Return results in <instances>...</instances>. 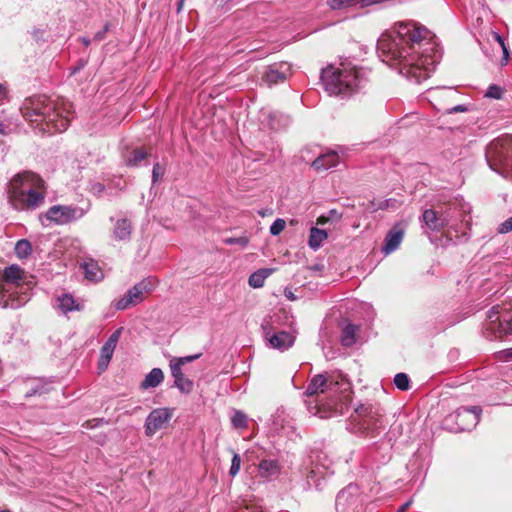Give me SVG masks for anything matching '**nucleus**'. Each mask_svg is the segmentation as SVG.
<instances>
[{
    "label": "nucleus",
    "instance_id": "a878e982",
    "mask_svg": "<svg viewBox=\"0 0 512 512\" xmlns=\"http://www.w3.org/2000/svg\"><path fill=\"white\" fill-rule=\"evenodd\" d=\"M271 269H259L253 272L248 279V283L253 288H261L265 279L271 274Z\"/></svg>",
    "mask_w": 512,
    "mask_h": 512
},
{
    "label": "nucleus",
    "instance_id": "412c9836",
    "mask_svg": "<svg viewBox=\"0 0 512 512\" xmlns=\"http://www.w3.org/2000/svg\"><path fill=\"white\" fill-rule=\"evenodd\" d=\"M132 223L129 219H118L113 229V237L118 241H128L132 234Z\"/></svg>",
    "mask_w": 512,
    "mask_h": 512
},
{
    "label": "nucleus",
    "instance_id": "4468645a",
    "mask_svg": "<svg viewBox=\"0 0 512 512\" xmlns=\"http://www.w3.org/2000/svg\"><path fill=\"white\" fill-rule=\"evenodd\" d=\"M481 408L461 407L455 413V421L460 431H470L480 421Z\"/></svg>",
    "mask_w": 512,
    "mask_h": 512
},
{
    "label": "nucleus",
    "instance_id": "f704fd0d",
    "mask_svg": "<svg viewBox=\"0 0 512 512\" xmlns=\"http://www.w3.org/2000/svg\"><path fill=\"white\" fill-rule=\"evenodd\" d=\"M200 356L201 354L189 355L185 357H174L170 360V363L178 364L179 367H182L183 365L191 363L194 360L198 359Z\"/></svg>",
    "mask_w": 512,
    "mask_h": 512
},
{
    "label": "nucleus",
    "instance_id": "864d4df0",
    "mask_svg": "<svg viewBox=\"0 0 512 512\" xmlns=\"http://www.w3.org/2000/svg\"><path fill=\"white\" fill-rule=\"evenodd\" d=\"M6 97V91L5 89L0 85V104Z\"/></svg>",
    "mask_w": 512,
    "mask_h": 512
},
{
    "label": "nucleus",
    "instance_id": "7ed1b4c3",
    "mask_svg": "<svg viewBox=\"0 0 512 512\" xmlns=\"http://www.w3.org/2000/svg\"><path fill=\"white\" fill-rule=\"evenodd\" d=\"M20 111L27 121L41 125L40 130L48 133L65 131L72 118L70 103L46 95L26 98Z\"/></svg>",
    "mask_w": 512,
    "mask_h": 512
},
{
    "label": "nucleus",
    "instance_id": "f257e3e1",
    "mask_svg": "<svg viewBox=\"0 0 512 512\" xmlns=\"http://www.w3.org/2000/svg\"><path fill=\"white\" fill-rule=\"evenodd\" d=\"M431 38L425 27L402 22L380 36L377 51L383 62L397 68L410 81L421 83L434 70L435 59L426 53L432 46Z\"/></svg>",
    "mask_w": 512,
    "mask_h": 512
},
{
    "label": "nucleus",
    "instance_id": "4d7b16f0",
    "mask_svg": "<svg viewBox=\"0 0 512 512\" xmlns=\"http://www.w3.org/2000/svg\"><path fill=\"white\" fill-rule=\"evenodd\" d=\"M502 50H503V54L507 57L508 56V49H507L506 45H504V47H502Z\"/></svg>",
    "mask_w": 512,
    "mask_h": 512
},
{
    "label": "nucleus",
    "instance_id": "c85d7f7f",
    "mask_svg": "<svg viewBox=\"0 0 512 512\" xmlns=\"http://www.w3.org/2000/svg\"><path fill=\"white\" fill-rule=\"evenodd\" d=\"M324 481V478H322L319 471H316L314 469L310 470L306 477V488L311 489L315 488L317 490L322 489V482Z\"/></svg>",
    "mask_w": 512,
    "mask_h": 512
},
{
    "label": "nucleus",
    "instance_id": "c9c22d12",
    "mask_svg": "<svg viewBox=\"0 0 512 512\" xmlns=\"http://www.w3.org/2000/svg\"><path fill=\"white\" fill-rule=\"evenodd\" d=\"M240 467H241V457L239 456V454L234 453L233 457H232V461H231L229 475L231 477H235L238 474V472L240 471Z\"/></svg>",
    "mask_w": 512,
    "mask_h": 512
},
{
    "label": "nucleus",
    "instance_id": "a18cd8bd",
    "mask_svg": "<svg viewBox=\"0 0 512 512\" xmlns=\"http://www.w3.org/2000/svg\"><path fill=\"white\" fill-rule=\"evenodd\" d=\"M109 30V25L108 24H105V26L103 27V29L101 31H98L95 35H94V40L96 41H101L105 38V35L106 33L108 32Z\"/></svg>",
    "mask_w": 512,
    "mask_h": 512
},
{
    "label": "nucleus",
    "instance_id": "5701e85b",
    "mask_svg": "<svg viewBox=\"0 0 512 512\" xmlns=\"http://www.w3.org/2000/svg\"><path fill=\"white\" fill-rule=\"evenodd\" d=\"M57 302V307L64 314L71 311H79L81 309L80 304L76 302L71 294H62L61 296H58Z\"/></svg>",
    "mask_w": 512,
    "mask_h": 512
},
{
    "label": "nucleus",
    "instance_id": "f8f14e48",
    "mask_svg": "<svg viewBox=\"0 0 512 512\" xmlns=\"http://www.w3.org/2000/svg\"><path fill=\"white\" fill-rule=\"evenodd\" d=\"M263 335L270 346L275 349L285 350L294 343V336L286 331H275L271 320H264L261 324Z\"/></svg>",
    "mask_w": 512,
    "mask_h": 512
},
{
    "label": "nucleus",
    "instance_id": "6ab92c4d",
    "mask_svg": "<svg viewBox=\"0 0 512 512\" xmlns=\"http://www.w3.org/2000/svg\"><path fill=\"white\" fill-rule=\"evenodd\" d=\"M169 366L171 375L174 378V386L178 388L181 393H191L194 388V383L183 374L182 367H179L178 364L172 363H169Z\"/></svg>",
    "mask_w": 512,
    "mask_h": 512
},
{
    "label": "nucleus",
    "instance_id": "37998d69",
    "mask_svg": "<svg viewBox=\"0 0 512 512\" xmlns=\"http://www.w3.org/2000/svg\"><path fill=\"white\" fill-rule=\"evenodd\" d=\"M45 391H44V386H40V385H37L35 387H32L31 389L27 390L24 394V396L26 398H29V397H32L34 395H41L43 394Z\"/></svg>",
    "mask_w": 512,
    "mask_h": 512
},
{
    "label": "nucleus",
    "instance_id": "0eeeda50",
    "mask_svg": "<svg viewBox=\"0 0 512 512\" xmlns=\"http://www.w3.org/2000/svg\"><path fill=\"white\" fill-rule=\"evenodd\" d=\"M485 158L491 170L512 179V136L493 140L486 148Z\"/></svg>",
    "mask_w": 512,
    "mask_h": 512
},
{
    "label": "nucleus",
    "instance_id": "7c9ffc66",
    "mask_svg": "<svg viewBox=\"0 0 512 512\" xmlns=\"http://www.w3.org/2000/svg\"><path fill=\"white\" fill-rule=\"evenodd\" d=\"M83 269L85 277L89 280L97 281L102 276L100 269L94 263H84Z\"/></svg>",
    "mask_w": 512,
    "mask_h": 512
},
{
    "label": "nucleus",
    "instance_id": "423d86ee",
    "mask_svg": "<svg viewBox=\"0 0 512 512\" xmlns=\"http://www.w3.org/2000/svg\"><path fill=\"white\" fill-rule=\"evenodd\" d=\"M4 281L3 295L0 304L3 308L17 309L29 300L27 294L28 285L26 283V274L18 265H10L3 271Z\"/></svg>",
    "mask_w": 512,
    "mask_h": 512
},
{
    "label": "nucleus",
    "instance_id": "20e7f679",
    "mask_svg": "<svg viewBox=\"0 0 512 512\" xmlns=\"http://www.w3.org/2000/svg\"><path fill=\"white\" fill-rule=\"evenodd\" d=\"M321 81L330 95L348 98L365 85L367 78L362 68L341 63L339 67L331 65L323 69Z\"/></svg>",
    "mask_w": 512,
    "mask_h": 512
},
{
    "label": "nucleus",
    "instance_id": "a211bd4d",
    "mask_svg": "<svg viewBox=\"0 0 512 512\" xmlns=\"http://www.w3.org/2000/svg\"><path fill=\"white\" fill-rule=\"evenodd\" d=\"M404 236V229L400 224L394 225L387 233L382 247V252L388 255L394 252L401 244Z\"/></svg>",
    "mask_w": 512,
    "mask_h": 512
},
{
    "label": "nucleus",
    "instance_id": "e433bc0d",
    "mask_svg": "<svg viewBox=\"0 0 512 512\" xmlns=\"http://www.w3.org/2000/svg\"><path fill=\"white\" fill-rule=\"evenodd\" d=\"M286 227V222L284 219L278 218L276 219L270 226V233L273 236L279 235Z\"/></svg>",
    "mask_w": 512,
    "mask_h": 512
},
{
    "label": "nucleus",
    "instance_id": "cd10ccee",
    "mask_svg": "<svg viewBox=\"0 0 512 512\" xmlns=\"http://www.w3.org/2000/svg\"><path fill=\"white\" fill-rule=\"evenodd\" d=\"M259 471L262 476L269 477L278 473L279 466L275 460L264 459L259 464Z\"/></svg>",
    "mask_w": 512,
    "mask_h": 512
},
{
    "label": "nucleus",
    "instance_id": "c756f323",
    "mask_svg": "<svg viewBox=\"0 0 512 512\" xmlns=\"http://www.w3.org/2000/svg\"><path fill=\"white\" fill-rule=\"evenodd\" d=\"M32 251L31 243L26 239L17 241L15 245V253L19 258H26Z\"/></svg>",
    "mask_w": 512,
    "mask_h": 512
},
{
    "label": "nucleus",
    "instance_id": "6e6552de",
    "mask_svg": "<svg viewBox=\"0 0 512 512\" xmlns=\"http://www.w3.org/2000/svg\"><path fill=\"white\" fill-rule=\"evenodd\" d=\"M351 418L357 430L367 437L375 438L384 429L383 415L379 406L370 403L359 404Z\"/></svg>",
    "mask_w": 512,
    "mask_h": 512
},
{
    "label": "nucleus",
    "instance_id": "3c124183",
    "mask_svg": "<svg viewBox=\"0 0 512 512\" xmlns=\"http://www.w3.org/2000/svg\"><path fill=\"white\" fill-rule=\"evenodd\" d=\"M411 504H412V500L405 502L398 508L397 512H406L408 510V508L411 506Z\"/></svg>",
    "mask_w": 512,
    "mask_h": 512
},
{
    "label": "nucleus",
    "instance_id": "4c0bfd02",
    "mask_svg": "<svg viewBox=\"0 0 512 512\" xmlns=\"http://www.w3.org/2000/svg\"><path fill=\"white\" fill-rule=\"evenodd\" d=\"M503 90L498 85L492 84L488 87L485 96L493 99H501Z\"/></svg>",
    "mask_w": 512,
    "mask_h": 512
},
{
    "label": "nucleus",
    "instance_id": "de8ad7c7",
    "mask_svg": "<svg viewBox=\"0 0 512 512\" xmlns=\"http://www.w3.org/2000/svg\"><path fill=\"white\" fill-rule=\"evenodd\" d=\"M105 190V186L102 183H94L92 185V191L94 193L100 194Z\"/></svg>",
    "mask_w": 512,
    "mask_h": 512
},
{
    "label": "nucleus",
    "instance_id": "09e8293b",
    "mask_svg": "<svg viewBox=\"0 0 512 512\" xmlns=\"http://www.w3.org/2000/svg\"><path fill=\"white\" fill-rule=\"evenodd\" d=\"M10 126L0 121V134L7 135L10 132Z\"/></svg>",
    "mask_w": 512,
    "mask_h": 512
},
{
    "label": "nucleus",
    "instance_id": "6e6d98bb",
    "mask_svg": "<svg viewBox=\"0 0 512 512\" xmlns=\"http://www.w3.org/2000/svg\"><path fill=\"white\" fill-rule=\"evenodd\" d=\"M80 41H81V42H82L86 47H87V46H89V45H90V43H91V40H90L89 38H87V37H81V38H80Z\"/></svg>",
    "mask_w": 512,
    "mask_h": 512
},
{
    "label": "nucleus",
    "instance_id": "c03bdc74",
    "mask_svg": "<svg viewBox=\"0 0 512 512\" xmlns=\"http://www.w3.org/2000/svg\"><path fill=\"white\" fill-rule=\"evenodd\" d=\"M499 306H494L488 311V318L491 323L498 321Z\"/></svg>",
    "mask_w": 512,
    "mask_h": 512
},
{
    "label": "nucleus",
    "instance_id": "393cba45",
    "mask_svg": "<svg viewBox=\"0 0 512 512\" xmlns=\"http://www.w3.org/2000/svg\"><path fill=\"white\" fill-rule=\"evenodd\" d=\"M148 153L143 148H135L125 158V164L129 167H137L145 160Z\"/></svg>",
    "mask_w": 512,
    "mask_h": 512
},
{
    "label": "nucleus",
    "instance_id": "8fccbe9b",
    "mask_svg": "<svg viewBox=\"0 0 512 512\" xmlns=\"http://www.w3.org/2000/svg\"><path fill=\"white\" fill-rule=\"evenodd\" d=\"M500 354L506 360L512 359V347L501 351Z\"/></svg>",
    "mask_w": 512,
    "mask_h": 512
},
{
    "label": "nucleus",
    "instance_id": "79ce46f5",
    "mask_svg": "<svg viewBox=\"0 0 512 512\" xmlns=\"http://www.w3.org/2000/svg\"><path fill=\"white\" fill-rule=\"evenodd\" d=\"M164 174V169L163 167L160 165V163H155L153 165V169H152V181L155 183L159 177H162Z\"/></svg>",
    "mask_w": 512,
    "mask_h": 512
},
{
    "label": "nucleus",
    "instance_id": "bb28decb",
    "mask_svg": "<svg viewBox=\"0 0 512 512\" xmlns=\"http://www.w3.org/2000/svg\"><path fill=\"white\" fill-rule=\"evenodd\" d=\"M358 327L354 324L346 325L342 330L341 343L343 346L350 347L356 341V332Z\"/></svg>",
    "mask_w": 512,
    "mask_h": 512
},
{
    "label": "nucleus",
    "instance_id": "4be33fe9",
    "mask_svg": "<svg viewBox=\"0 0 512 512\" xmlns=\"http://www.w3.org/2000/svg\"><path fill=\"white\" fill-rule=\"evenodd\" d=\"M164 380V373L160 368H153L143 379L140 388L147 390L158 387Z\"/></svg>",
    "mask_w": 512,
    "mask_h": 512
},
{
    "label": "nucleus",
    "instance_id": "1a4fd4ad",
    "mask_svg": "<svg viewBox=\"0 0 512 512\" xmlns=\"http://www.w3.org/2000/svg\"><path fill=\"white\" fill-rule=\"evenodd\" d=\"M457 91L451 87L431 88L427 91V98L435 109L446 114L462 113L468 111L466 105L450 106V101L456 98Z\"/></svg>",
    "mask_w": 512,
    "mask_h": 512
},
{
    "label": "nucleus",
    "instance_id": "473e14b6",
    "mask_svg": "<svg viewBox=\"0 0 512 512\" xmlns=\"http://www.w3.org/2000/svg\"><path fill=\"white\" fill-rule=\"evenodd\" d=\"M360 5V0H328L327 5L332 10H342L352 7L354 4Z\"/></svg>",
    "mask_w": 512,
    "mask_h": 512
},
{
    "label": "nucleus",
    "instance_id": "49530a36",
    "mask_svg": "<svg viewBox=\"0 0 512 512\" xmlns=\"http://www.w3.org/2000/svg\"><path fill=\"white\" fill-rule=\"evenodd\" d=\"M385 0H360V7L365 8L374 4H379L384 2Z\"/></svg>",
    "mask_w": 512,
    "mask_h": 512
},
{
    "label": "nucleus",
    "instance_id": "a19ab883",
    "mask_svg": "<svg viewBox=\"0 0 512 512\" xmlns=\"http://www.w3.org/2000/svg\"><path fill=\"white\" fill-rule=\"evenodd\" d=\"M512 231V217L502 222L498 227V233L506 234Z\"/></svg>",
    "mask_w": 512,
    "mask_h": 512
},
{
    "label": "nucleus",
    "instance_id": "2eb2a0df",
    "mask_svg": "<svg viewBox=\"0 0 512 512\" xmlns=\"http://www.w3.org/2000/svg\"><path fill=\"white\" fill-rule=\"evenodd\" d=\"M452 218L453 215L450 213V211L438 214L433 209H426L422 213V222L431 231L438 232L441 231L444 227H452Z\"/></svg>",
    "mask_w": 512,
    "mask_h": 512
},
{
    "label": "nucleus",
    "instance_id": "39448f33",
    "mask_svg": "<svg viewBox=\"0 0 512 512\" xmlns=\"http://www.w3.org/2000/svg\"><path fill=\"white\" fill-rule=\"evenodd\" d=\"M43 180L33 172L17 174L9 182L8 200L17 210L35 209L44 202Z\"/></svg>",
    "mask_w": 512,
    "mask_h": 512
},
{
    "label": "nucleus",
    "instance_id": "f3484780",
    "mask_svg": "<svg viewBox=\"0 0 512 512\" xmlns=\"http://www.w3.org/2000/svg\"><path fill=\"white\" fill-rule=\"evenodd\" d=\"M122 331H123V327H120L117 330H115L109 336V338L106 340L104 345L102 346L101 352H100V358H99V368L101 370H104L107 368V366L113 356L114 350L117 346V343L121 337Z\"/></svg>",
    "mask_w": 512,
    "mask_h": 512
},
{
    "label": "nucleus",
    "instance_id": "ea45409f",
    "mask_svg": "<svg viewBox=\"0 0 512 512\" xmlns=\"http://www.w3.org/2000/svg\"><path fill=\"white\" fill-rule=\"evenodd\" d=\"M499 328L501 335L512 336V319L500 321Z\"/></svg>",
    "mask_w": 512,
    "mask_h": 512
},
{
    "label": "nucleus",
    "instance_id": "603ef678",
    "mask_svg": "<svg viewBox=\"0 0 512 512\" xmlns=\"http://www.w3.org/2000/svg\"><path fill=\"white\" fill-rule=\"evenodd\" d=\"M494 38L500 44L501 47H504L505 42H504L503 38L499 34L495 33Z\"/></svg>",
    "mask_w": 512,
    "mask_h": 512
},
{
    "label": "nucleus",
    "instance_id": "5fc2aeb1",
    "mask_svg": "<svg viewBox=\"0 0 512 512\" xmlns=\"http://www.w3.org/2000/svg\"><path fill=\"white\" fill-rule=\"evenodd\" d=\"M243 512H264V511L257 507H250V508H246L245 511H243Z\"/></svg>",
    "mask_w": 512,
    "mask_h": 512
},
{
    "label": "nucleus",
    "instance_id": "aec40b11",
    "mask_svg": "<svg viewBox=\"0 0 512 512\" xmlns=\"http://www.w3.org/2000/svg\"><path fill=\"white\" fill-rule=\"evenodd\" d=\"M339 163V156L335 151H329L319 155L313 162L312 167L316 171H325L336 167Z\"/></svg>",
    "mask_w": 512,
    "mask_h": 512
},
{
    "label": "nucleus",
    "instance_id": "9d476101",
    "mask_svg": "<svg viewBox=\"0 0 512 512\" xmlns=\"http://www.w3.org/2000/svg\"><path fill=\"white\" fill-rule=\"evenodd\" d=\"M156 286V281L153 278H145L139 283L130 288L126 294L114 302L116 310H125L130 306H135L151 293Z\"/></svg>",
    "mask_w": 512,
    "mask_h": 512
},
{
    "label": "nucleus",
    "instance_id": "dca6fc26",
    "mask_svg": "<svg viewBox=\"0 0 512 512\" xmlns=\"http://www.w3.org/2000/svg\"><path fill=\"white\" fill-rule=\"evenodd\" d=\"M291 74V66L287 62L274 63L266 68L262 81L268 86L283 83Z\"/></svg>",
    "mask_w": 512,
    "mask_h": 512
},
{
    "label": "nucleus",
    "instance_id": "b1692460",
    "mask_svg": "<svg viewBox=\"0 0 512 512\" xmlns=\"http://www.w3.org/2000/svg\"><path fill=\"white\" fill-rule=\"evenodd\" d=\"M327 237L328 234L325 230L312 227L310 229V235L308 240L309 247L313 250L319 249L323 241L327 239Z\"/></svg>",
    "mask_w": 512,
    "mask_h": 512
},
{
    "label": "nucleus",
    "instance_id": "f03ea898",
    "mask_svg": "<svg viewBox=\"0 0 512 512\" xmlns=\"http://www.w3.org/2000/svg\"><path fill=\"white\" fill-rule=\"evenodd\" d=\"M351 394V384L345 376L317 374L310 380L305 391L307 397H317L307 401V409L311 415L321 419L342 415L348 410Z\"/></svg>",
    "mask_w": 512,
    "mask_h": 512
},
{
    "label": "nucleus",
    "instance_id": "2f4dec72",
    "mask_svg": "<svg viewBox=\"0 0 512 512\" xmlns=\"http://www.w3.org/2000/svg\"><path fill=\"white\" fill-rule=\"evenodd\" d=\"M247 415L239 410H235L231 417L232 426L236 429H245L247 427Z\"/></svg>",
    "mask_w": 512,
    "mask_h": 512
},
{
    "label": "nucleus",
    "instance_id": "58836bf2",
    "mask_svg": "<svg viewBox=\"0 0 512 512\" xmlns=\"http://www.w3.org/2000/svg\"><path fill=\"white\" fill-rule=\"evenodd\" d=\"M224 243L227 245H239L241 247H246L249 243V240L245 236L229 237V238L224 239Z\"/></svg>",
    "mask_w": 512,
    "mask_h": 512
},
{
    "label": "nucleus",
    "instance_id": "13d9d810",
    "mask_svg": "<svg viewBox=\"0 0 512 512\" xmlns=\"http://www.w3.org/2000/svg\"><path fill=\"white\" fill-rule=\"evenodd\" d=\"M344 495V492L341 491L338 495H337V502L343 497Z\"/></svg>",
    "mask_w": 512,
    "mask_h": 512
},
{
    "label": "nucleus",
    "instance_id": "9b49d317",
    "mask_svg": "<svg viewBox=\"0 0 512 512\" xmlns=\"http://www.w3.org/2000/svg\"><path fill=\"white\" fill-rule=\"evenodd\" d=\"M85 214L86 210L81 207L54 205L46 212V218L55 224L64 225L81 219Z\"/></svg>",
    "mask_w": 512,
    "mask_h": 512
},
{
    "label": "nucleus",
    "instance_id": "ddd939ff",
    "mask_svg": "<svg viewBox=\"0 0 512 512\" xmlns=\"http://www.w3.org/2000/svg\"><path fill=\"white\" fill-rule=\"evenodd\" d=\"M173 416V410L170 408H156L152 410L145 421V435L152 437L158 430L165 427Z\"/></svg>",
    "mask_w": 512,
    "mask_h": 512
},
{
    "label": "nucleus",
    "instance_id": "72a5a7b5",
    "mask_svg": "<svg viewBox=\"0 0 512 512\" xmlns=\"http://www.w3.org/2000/svg\"><path fill=\"white\" fill-rule=\"evenodd\" d=\"M395 386L402 391H406L410 387V379L405 373H397L394 377Z\"/></svg>",
    "mask_w": 512,
    "mask_h": 512
}]
</instances>
